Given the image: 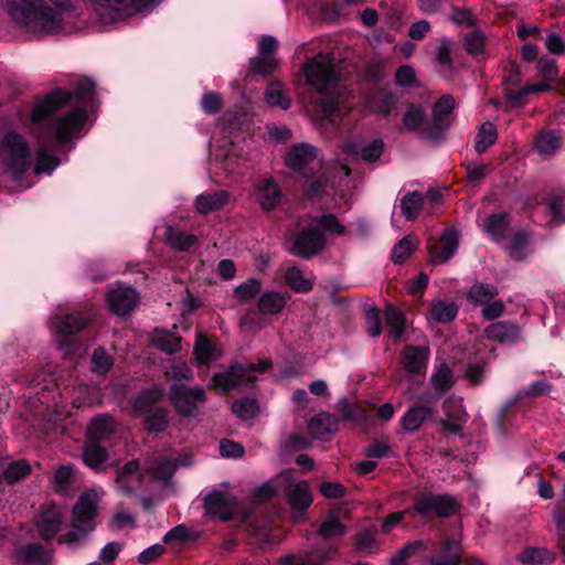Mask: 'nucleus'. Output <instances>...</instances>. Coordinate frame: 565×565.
Wrapping results in <instances>:
<instances>
[{
  "label": "nucleus",
  "instance_id": "f257e3e1",
  "mask_svg": "<svg viewBox=\"0 0 565 565\" xmlns=\"http://www.w3.org/2000/svg\"><path fill=\"white\" fill-rule=\"evenodd\" d=\"M86 119V110L84 108H75L65 116L33 122V132L39 143L34 168L36 174L51 173L60 164V159L47 154L46 151L54 149L58 145L70 142L74 135L82 130Z\"/></svg>",
  "mask_w": 565,
  "mask_h": 565
},
{
  "label": "nucleus",
  "instance_id": "f03ea898",
  "mask_svg": "<svg viewBox=\"0 0 565 565\" xmlns=\"http://www.w3.org/2000/svg\"><path fill=\"white\" fill-rule=\"evenodd\" d=\"M302 73L307 84L321 96V114L324 117L334 115L338 98L333 96V92L339 84L340 75L332 54L319 53L308 58L302 65Z\"/></svg>",
  "mask_w": 565,
  "mask_h": 565
},
{
  "label": "nucleus",
  "instance_id": "7ed1b4c3",
  "mask_svg": "<svg viewBox=\"0 0 565 565\" xmlns=\"http://www.w3.org/2000/svg\"><path fill=\"white\" fill-rule=\"evenodd\" d=\"M10 18L26 32L55 34L63 30L62 15L44 0H4Z\"/></svg>",
  "mask_w": 565,
  "mask_h": 565
},
{
  "label": "nucleus",
  "instance_id": "20e7f679",
  "mask_svg": "<svg viewBox=\"0 0 565 565\" xmlns=\"http://www.w3.org/2000/svg\"><path fill=\"white\" fill-rule=\"evenodd\" d=\"M95 95V83L90 79H81L73 90L57 88L39 100L32 110L31 121L40 122L44 119H55V113L76 99L78 103H88Z\"/></svg>",
  "mask_w": 565,
  "mask_h": 565
},
{
  "label": "nucleus",
  "instance_id": "39448f33",
  "mask_svg": "<svg viewBox=\"0 0 565 565\" xmlns=\"http://www.w3.org/2000/svg\"><path fill=\"white\" fill-rule=\"evenodd\" d=\"M459 507V502L448 493L422 492L415 497L414 504L407 511H414L425 519H444L455 515Z\"/></svg>",
  "mask_w": 565,
  "mask_h": 565
},
{
  "label": "nucleus",
  "instance_id": "423d86ee",
  "mask_svg": "<svg viewBox=\"0 0 565 565\" xmlns=\"http://www.w3.org/2000/svg\"><path fill=\"white\" fill-rule=\"evenodd\" d=\"M6 163L14 179H20L30 167V151L23 136L8 132L1 143Z\"/></svg>",
  "mask_w": 565,
  "mask_h": 565
},
{
  "label": "nucleus",
  "instance_id": "0eeeda50",
  "mask_svg": "<svg viewBox=\"0 0 565 565\" xmlns=\"http://www.w3.org/2000/svg\"><path fill=\"white\" fill-rule=\"evenodd\" d=\"M206 399L205 391L202 387L174 384L169 392L170 403L180 415L185 417L196 415L199 405L204 404Z\"/></svg>",
  "mask_w": 565,
  "mask_h": 565
},
{
  "label": "nucleus",
  "instance_id": "6e6552de",
  "mask_svg": "<svg viewBox=\"0 0 565 565\" xmlns=\"http://www.w3.org/2000/svg\"><path fill=\"white\" fill-rule=\"evenodd\" d=\"M326 246L324 233L318 227L310 226L295 234L290 253L303 259H311L323 252Z\"/></svg>",
  "mask_w": 565,
  "mask_h": 565
},
{
  "label": "nucleus",
  "instance_id": "1a4fd4ad",
  "mask_svg": "<svg viewBox=\"0 0 565 565\" xmlns=\"http://www.w3.org/2000/svg\"><path fill=\"white\" fill-rule=\"evenodd\" d=\"M64 522L62 508L54 502L44 503L40 507L33 519V526L38 536L47 542L55 537L61 531Z\"/></svg>",
  "mask_w": 565,
  "mask_h": 565
},
{
  "label": "nucleus",
  "instance_id": "9d476101",
  "mask_svg": "<svg viewBox=\"0 0 565 565\" xmlns=\"http://www.w3.org/2000/svg\"><path fill=\"white\" fill-rule=\"evenodd\" d=\"M286 166L303 178H311L313 170L320 166L317 159V149L309 143L291 146L286 158Z\"/></svg>",
  "mask_w": 565,
  "mask_h": 565
},
{
  "label": "nucleus",
  "instance_id": "9b49d317",
  "mask_svg": "<svg viewBox=\"0 0 565 565\" xmlns=\"http://www.w3.org/2000/svg\"><path fill=\"white\" fill-rule=\"evenodd\" d=\"M338 554L335 545L313 548L303 555L286 554L278 559V565H326Z\"/></svg>",
  "mask_w": 565,
  "mask_h": 565
},
{
  "label": "nucleus",
  "instance_id": "f8f14e48",
  "mask_svg": "<svg viewBox=\"0 0 565 565\" xmlns=\"http://www.w3.org/2000/svg\"><path fill=\"white\" fill-rule=\"evenodd\" d=\"M236 504V498L223 491H213L204 498L206 513L218 516L223 521H228L233 518Z\"/></svg>",
  "mask_w": 565,
  "mask_h": 565
},
{
  "label": "nucleus",
  "instance_id": "ddd939ff",
  "mask_svg": "<svg viewBox=\"0 0 565 565\" xmlns=\"http://www.w3.org/2000/svg\"><path fill=\"white\" fill-rule=\"evenodd\" d=\"M97 514V501L94 493H83L77 499L73 508V526L81 529L82 525H87L85 531H90L94 527L92 523Z\"/></svg>",
  "mask_w": 565,
  "mask_h": 565
},
{
  "label": "nucleus",
  "instance_id": "4468645a",
  "mask_svg": "<svg viewBox=\"0 0 565 565\" xmlns=\"http://www.w3.org/2000/svg\"><path fill=\"white\" fill-rule=\"evenodd\" d=\"M139 296L130 287H118L107 294V303L111 312L118 316L129 315L137 306Z\"/></svg>",
  "mask_w": 565,
  "mask_h": 565
},
{
  "label": "nucleus",
  "instance_id": "2eb2a0df",
  "mask_svg": "<svg viewBox=\"0 0 565 565\" xmlns=\"http://www.w3.org/2000/svg\"><path fill=\"white\" fill-rule=\"evenodd\" d=\"M430 354L428 347L405 345L402 351L403 369L412 375H424Z\"/></svg>",
  "mask_w": 565,
  "mask_h": 565
},
{
  "label": "nucleus",
  "instance_id": "dca6fc26",
  "mask_svg": "<svg viewBox=\"0 0 565 565\" xmlns=\"http://www.w3.org/2000/svg\"><path fill=\"white\" fill-rule=\"evenodd\" d=\"M211 382L214 388L228 392L242 384L250 383L248 369H245V365L241 363H233L225 372L214 374Z\"/></svg>",
  "mask_w": 565,
  "mask_h": 565
},
{
  "label": "nucleus",
  "instance_id": "f3484780",
  "mask_svg": "<svg viewBox=\"0 0 565 565\" xmlns=\"http://www.w3.org/2000/svg\"><path fill=\"white\" fill-rule=\"evenodd\" d=\"M484 337L500 344H514L521 335V327L510 320L490 323L484 328Z\"/></svg>",
  "mask_w": 565,
  "mask_h": 565
},
{
  "label": "nucleus",
  "instance_id": "a211bd4d",
  "mask_svg": "<svg viewBox=\"0 0 565 565\" xmlns=\"http://www.w3.org/2000/svg\"><path fill=\"white\" fill-rule=\"evenodd\" d=\"M461 545L454 539H445L438 548L426 559V565H460Z\"/></svg>",
  "mask_w": 565,
  "mask_h": 565
},
{
  "label": "nucleus",
  "instance_id": "6ab92c4d",
  "mask_svg": "<svg viewBox=\"0 0 565 565\" xmlns=\"http://www.w3.org/2000/svg\"><path fill=\"white\" fill-rule=\"evenodd\" d=\"M139 460L134 459L125 463L116 472L117 490L122 494L134 493L141 484L142 478L140 473Z\"/></svg>",
  "mask_w": 565,
  "mask_h": 565
},
{
  "label": "nucleus",
  "instance_id": "aec40b11",
  "mask_svg": "<svg viewBox=\"0 0 565 565\" xmlns=\"http://www.w3.org/2000/svg\"><path fill=\"white\" fill-rule=\"evenodd\" d=\"M397 104V96L386 88H379L370 93L365 99V105L371 113L379 114L384 117H388L395 113Z\"/></svg>",
  "mask_w": 565,
  "mask_h": 565
},
{
  "label": "nucleus",
  "instance_id": "412c9836",
  "mask_svg": "<svg viewBox=\"0 0 565 565\" xmlns=\"http://www.w3.org/2000/svg\"><path fill=\"white\" fill-rule=\"evenodd\" d=\"M459 245V233L457 230L446 228L440 237V245L428 246L430 257L436 263H447L457 252Z\"/></svg>",
  "mask_w": 565,
  "mask_h": 565
},
{
  "label": "nucleus",
  "instance_id": "4be33fe9",
  "mask_svg": "<svg viewBox=\"0 0 565 565\" xmlns=\"http://www.w3.org/2000/svg\"><path fill=\"white\" fill-rule=\"evenodd\" d=\"M260 209L264 212L275 210L282 198L281 190L277 182L270 178L262 179L255 185Z\"/></svg>",
  "mask_w": 565,
  "mask_h": 565
},
{
  "label": "nucleus",
  "instance_id": "5701e85b",
  "mask_svg": "<svg viewBox=\"0 0 565 565\" xmlns=\"http://www.w3.org/2000/svg\"><path fill=\"white\" fill-rule=\"evenodd\" d=\"M231 195L227 191L220 190L212 193H202L194 200L195 211L200 215H207L221 211L230 202Z\"/></svg>",
  "mask_w": 565,
  "mask_h": 565
},
{
  "label": "nucleus",
  "instance_id": "b1692460",
  "mask_svg": "<svg viewBox=\"0 0 565 565\" xmlns=\"http://www.w3.org/2000/svg\"><path fill=\"white\" fill-rule=\"evenodd\" d=\"M338 430V419L330 413L321 412L313 416L308 424L309 434L317 439H328Z\"/></svg>",
  "mask_w": 565,
  "mask_h": 565
},
{
  "label": "nucleus",
  "instance_id": "393cba45",
  "mask_svg": "<svg viewBox=\"0 0 565 565\" xmlns=\"http://www.w3.org/2000/svg\"><path fill=\"white\" fill-rule=\"evenodd\" d=\"M287 499L292 510H307L312 503L309 484L306 481L290 484L287 489Z\"/></svg>",
  "mask_w": 565,
  "mask_h": 565
},
{
  "label": "nucleus",
  "instance_id": "a878e982",
  "mask_svg": "<svg viewBox=\"0 0 565 565\" xmlns=\"http://www.w3.org/2000/svg\"><path fill=\"white\" fill-rule=\"evenodd\" d=\"M498 295L495 285L476 281L467 291V301L473 307H483Z\"/></svg>",
  "mask_w": 565,
  "mask_h": 565
},
{
  "label": "nucleus",
  "instance_id": "bb28decb",
  "mask_svg": "<svg viewBox=\"0 0 565 565\" xmlns=\"http://www.w3.org/2000/svg\"><path fill=\"white\" fill-rule=\"evenodd\" d=\"M116 429V423L109 415L94 417L87 428L88 440L102 441L107 439Z\"/></svg>",
  "mask_w": 565,
  "mask_h": 565
},
{
  "label": "nucleus",
  "instance_id": "cd10ccee",
  "mask_svg": "<svg viewBox=\"0 0 565 565\" xmlns=\"http://www.w3.org/2000/svg\"><path fill=\"white\" fill-rule=\"evenodd\" d=\"M287 296L278 291L264 292L257 302L258 311L265 316H276L282 312L287 305Z\"/></svg>",
  "mask_w": 565,
  "mask_h": 565
},
{
  "label": "nucleus",
  "instance_id": "c85d7f7f",
  "mask_svg": "<svg viewBox=\"0 0 565 565\" xmlns=\"http://www.w3.org/2000/svg\"><path fill=\"white\" fill-rule=\"evenodd\" d=\"M52 555L40 543H28L17 552V558L26 564H49Z\"/></svg>",
  "mask_w": 565,
  "mask_h": 565
},
{
  "label": "nucleus",
  "instance_id": "c756f323",
  "mask_svg": "<svg viewBox=\"0 0 565 565\" xmlns=\"http://www.w3.org/2000/svg\"><path fill=\"white\" fill-rule=\"evenodd\" d=\"M433 414V408L426 405L412 406L402 417L401 426L409 433L417 431L423 423Z\"/></svg>",
  "mask_w": 565,
  "mask_h": 565
},
{
  "label": "nucleus",
  "instance_id": "7c9ffc66",
  "mask_svg": "<svg viewBox=\"0 0 565 565\" xmlns=\"http://www.w3.org/2000/svg\"><path fill=\"white\" fill-rule=\"evenodd\" d=\"M486 232L495 241L501 242L507 238L510 221L505 212L495 213L484 218Z\"/></svg>",
  "mask_w": 565,
  "mask_h": 565
},
{
  "label": "nucleus",
  "instance_id": "2f4dec72",
  "mask_svg": "<svg viewBox=\"0 0 565 565\" xmlns=\"http://www.w3.org/2000/svg\"><path fill=\"white\" fill-rule=\"evenodd\" d=\"M83 460L90 469L100 471L108 460V452L98 441L88 440L83 449Z\"/></svg>",
  "mask_w": 565,
  "mask_h": 565
},
{
  "label": "nucleus",
  "instance_id": "473e14b6",
  "mask_svg": "<svg viewBox=\"0 0 565 565\" xmlns=\"http://www.w3.org/2000/svg\"><path fill=\"white\" fill-rule=\"evenodd\" d=\"M90 319L83 313H68L57 319V332L64 335H74L84 330Z\"/></svg>",
  "mask_w": 565,
  "mask_h": 565
},
{
  "label": "nucleus",
  "instance_id": "72a5a7b5",
  "mask_svg": "<svg viewBox=\"0 0 565 565\" xmlns=\"http://www.w3.org/2000/svg\"><path fill=\"white\" fill-rule=\"evenodd\" d=\"M458 306L455 302H447L443 300H433L429 306V319L438 323H450L458 315Z\"/></svg>",
  "mask_w": 565,
  "mask_h": 565
},
{
  "label": "nucleus",
  "instance_id": "f704fd0d",
  "mask_svg": "<svg viewBox=\"0 0 565 565\" xmlns=\"http://www.w3.org/2000/svg\"><path fill=\"white\" fill-rule=\"evenodd\" d=\"M337 408L344 420L356 425H362L369 419V412L362 404L350 403L345 397L338 402Z\"/></svg>",
  "mask_w": 565,
  "mask_h": 565
},
{
  "label": "nucleus",
  "instance_id": "c9c22d12",
  "mask_svg": "<svg viewBox=\"0 0 565 565\" xmlns=\"http://www.w3.org/2000/svg\"><path fill=\"white\" fill-rule=\"evenodd\" d=\"M74 469L70 465L60 466L52 476V487L54 491L62 495L70 494L74 484Z\"/></svg>",
  "mask_w": 565,
  "mask_h": 565
},
{
  "label": "nucleus",
  "instance_id": "e433bc0d",
  "mask_svg": "<svg viewBox=\"0 0 565 565\" xmlns=\"http://www.w3.org/2000/svg\"><path fill=\"white\" fill-rule=\"evenodd\" d=\"M385 321L390 328L388 337L395 341L399 340L406 328L404 313L393 305H387L385 308Z\"/></svg>",
  "mask_w": 565,
  "mask_h": 565
},
{
  "label": "nucleus",
  "instance_id": "4c0bfd02",
  "mask_svg": "<svg viewBox=\"0 0 565 565\" xmlns=\"http://www.w3.org/2000/svg\"><path fill=\"white\" fill-rule=\"evenodd\" d=\"M563 136L559 131L543 130L535 138V148L542 154H553L562 146Z\"/></svg>",
  "mask_w": 565,
  "mask_h": 565
},
{
  "label": "nucleus",
  "instance_id": "58836bf2",
  "mask_svg": "<svg viewBox=\"0 0 565 565\" xmlns=\"http://www.w3.org/2000/svg\"><path fill=\"white\" fill-rule=\"evenodd\" d=\"M264 98L271 107H279L284 110L288 109L291 105V99L280 82L269 83L265 89Z\"/></svg>",
  "mask_w": 565,
  "mask_h": 565
},
{
  "label": "nucleus",
  "instance_id": "ea45409f",
  "mask_svg": "<svg viewBox=\"0 0 565 565\" xmlns=\"http://www.w3.org/2000/svg\"><path fill=\"white\" fill-rule=\"evenodd\" d=\"M177 470V461L169 457H160L149 462L148 472L157 480H169Z\"/></svg>",
  "mask_w": 565,
  "mask_h": 565
},
{
  "label": "nucleus",
  "instance_id": "a19ab883",
  "mask_svg": "<svg viewBox=\"0 0 565 565\" xmlns=\"http://www.w3.org/2000/svg\"><path fill=\"white\" fill-rule=\"evenodd\" d=\"M424 205V196L418 191L405 194L401 200V212L407 221L415 220Z\"/></svg>",
  "mask_w": 565,
  "mask_h": 565
},
{
  "label": "nucleus",
  "instance_id": "79ce46f5",
  "mask_svg": "<svg viewBox=\"0 0 565 565\" xmlns=\"http://www.w3.org/2000/svg\"><path fill=\"white\" fill-rule=\"evenodd\" d=\"M287 286L295 292L306 294L313 289V281L303 277L299 267L292 266L285 273Z\"/></svg>",
  "mask_w": 565,
  "mask_h": 565
},
{
  "label": "nucleus",
  "instance_id": "37998d69",
  "mask_svg": "<svg viewBox=\"0 0 565 565\" xmlns=\"http://www.w3.org/2000/svg\"><path fill=\"white\" fill-rule=\"evenodd\" d=\"M167 242L175 250L188 252L198 243V237L186 232L169 227Z\"/></svg>",
  "mask_w": 565,
  "mask_h": 565
},
{
  "label": "nucleus",
  "instance_id": "c03bdc74",
  "mask_svg": "<svg viewBox=\"0 0 565 565\" xmlns=\"http://www.w3.org/2000/svg\"><path fill=\"white\" fill-rule=\"evenodd\" d=\"M518 559L530 565L552 563L555 559L554 553L544 547H526L518 555Z\"/></svg>",
  "mask_w": 565,
  "mask_h": 565
},
{
  "label": "nucleus",
  "instance_id": "a18cd8bd",
  "mask_svg": "<svg viewBox=\"0 0 565 565\" xmlns=\"http://www.w3.org/2000/svg\"><path fill=\"white\" fill-rule=\"evenodd\" d=\"M498 138L497 127L490 121L483 122L477 134L475 149L478 153H483L492 146Z\"/></svg>",
  "mask_w": 565,
  "mask_h": 565
},
{
  "label": "nucleus",
  "instance_id": "49530a36",
  "mask_svg": "<svg viewBox=\"0 0 565 565\" xmlns=\"http://www.w3.org/2000/svg\"><path fill=\"white\" fill-rule=\"evenodd\" d=\"M426 119L425 109L417 104H408L403 115V126L408 131H417Z\"/></svg>",
  "mask_w": 565,
  "mask_h": 565
},
{
  "label": "nucleus",
  "instance_id": "de8ad7c7",
  "mask_svg": "<svg viewBox=\"0 0 565 565\" xmlns=\"http://www.w3.org/2000/svg\"><path fill=\"white\" fill-rule=\"evenodd\" d=\"M168 426V412L162 407H154L147 411L145 428L150 433L163 431Z\"/></svg>",
  "mask_w": 565,
  "mask_h": 565
},
{
  "label": "nucleus",
  "instance_id": "09e8293b",
  "mask_svg": "<svg viewBox=\"0 0 565 565\" xmlns=\"http://www.w3.org/2000/svg\"><path fill=\"white\" fill-rule=\"evenodd\" d=\"M31 471V465L26 460L20 459L8 465L3 470V479L8 484H14L30 476Z\"/></svg>",
  "mask_w": 565,
  "mask_h": 565
},
{
  "label": "nucleus",
  "instance_id": "8fccbe9b",
  "mask_svg": "<svg viewBox=\"0 0 565 565\" xmlns=\"http://www.w3.org/2000/svg\"><path fill=\"white\" fill-rule=\"evenodd\" d=\"M153 345L167 354L181 350V338L170 332L157 331L152 338Z\"/></svg>",
  "mask_w": 565,
  "mask_h": 565
},
{
  "label": "nucleus",
  "instance_id": "3c124183",
  "mask_svg": "<svg viewBox=\"0 0 565 565\" xmlns=\"http://www.w3.org/2000/svg\"><path fill=\"white\" fill-rule=\"evenodd\" d=\"M278 67V62L275 56H267L257 54L249 63L248 73L259 76H268Z\"/></svg>",
  "mask_w": 565,
  "mask_h": 565
},
{
  "label": "nucleus",
  "instance_id": "603ef678",
  "mask_svg": "<svg viewBox=\"0 0 565 565\" xmlns=\"http://www.w3.org/2000/svg\"><path fill=\"white\" fill-rule=\"evenodd\" d=\"M529 239L530 237L524 231L514 233L505 247L509 256L514 260H523L526 256Z\"/></svg>",
  "mask_w": 565,
  "mask_h": 565
},
{
  "label": "nucleus",
  "instance_id": "864d4df0",
  "mask_svg": "<svg viewBox=\"0 0 565 565\" xmlns=\"http://www.w3.org/2000/svg\"><path fill=\"white\" fill-rule=\"evenodd\" d=\"M163 396V391L159 386H153L141 391L134 401L136 411L147 412L152 405L158 403Z\"/></svg>",
  "mask_w": 565,
  "mask_h": 565
},
{
  "label": "nucleus",
  "instance_id": "5fc2aeb1",
  "mask_svg": "<svg viewBox=\"0 0 565 565\" xmlns=\"http://www.w3.org/2000/svg\"><path fill=\"white\" fill-rule=\"evenodd\" d=\"M455 108V98L450 94L443 95L433 106V119L440 127Z\"/></svg>",
  "mask_w": 565,
  "mask_h": 565
},
{
  "label": "nucleus",
  "instance_id": "6e6d98bb",
  "mask_svg": "<svg viewBox=\"0 0 565 565\" xmlns=\"http://www.w3.org/2000/svg\"><path fill=\"white\" fill-rule=\"evenodd\" d=\"M345 533L347 525L334 515L327 518L317 531V534L323 539L340 537Z\"/></svg>",
  "mask_w": 565,
  "mask_h": 565
},
{
  "label": "nucleus",
  "instance_id": "4d7b16f0",
  "mask_svg": "<svg viewBox=\"0 0 565 565\" xmlns=\"http://www.w3.org/2000/svg\"><path fill=\"white\" fill-rule=\"evenodd\" d=\"M311 223L319 225L323 231L337 236L345 234V226L332 213L322 214L320 216H310Z\"/></svg>",
  "mask_w": 565,
  "mask_h": 565
},
{
  "label": "nucleus",
  "instance_id": "13d9d810",
  "mask_svg": "<svg viewBox=\"0 0 565 565\" xmlns=\"http://www.w3.org/2000/svg\"><path fill=\"white\" fill-rule=\"evenodd\" d=\"M431 385L439 393L449 391L452 385V372L446 363H441L437 371L431 375Z\"/></svg>",
  "mask_w": 565,
  "mask_h": 565
},
{
  "label": "nucleus",
  "instance_id": "bf43d9fd",
  "mask_svg": "<svg viewBox=\"0 0 565 565\" xmlns=\"http://www.w3.org/2000/svg\"><path fill=\"white\" fill-rule=\"evenodd\" d=\"M154 0H90L94 4L103 8H122L141 11L151 4Z\"/></svg>",
  "mask_w": 565,
  "mask_h": 565
},
{
  "label": "nucleus",
  "instance_id": "052dcab7",
  "mask_svg": "<svg viewBox=\"0 0 565 565\" xmlns=\"http://www.w3.org/2000/svg\"><path fill=\"white\" fill-rule=\"evenodd\" d=\"M233 413L241 419L254 418L258 413V403L255 398L243 397L232 404Z\"/></svg>",
  "mask_w": 565,
  "mask_h": 565
},
{
  "label": "nucleus",
  "instance_id": "680f3d73",
  "mask_svg": "<svg viewBox=\"0 0 565 565\" xmlns=\"http://www.w3.org/2000/svg\"><path fill=\"white\" fill-rule=\"evenodd\" d=\"M415 247V239L411 236H405L393 247L392 262L396 265L403 264L414 253Z\"/></svg>",
  "mask_w": 565,
  "mask_h": 565
},
{
  "label": "nucleus",
  "instance_id": "e2e57ef3",
  "mask_svg": "<svg viewBox=\"0 0 565 565\" xmlns=\"http://www.w3.org/2000/svg\"><path fill=\"white\" fill-rule=\"evenodd\" d=\"M114 365V359L99 347L92 354V371L98 375H106Z\"/></svg>",
  "mask_w": 565,
  "mask_h": 565
},
{
  "label": "nucleus",
  "instance_id": "0e129e2a",
  "mask_svg": "<svg viewBox=\"0 0 565 565\" xmlns=\"http://www.w3.org/2000/svg\"><path fill=\"white\" fill-rule=\"evenodd\" d=\"M262 289V284L256 278H249L245 282L238 285L234 289V298L238 302H246L252 300L256 295L259 294Z\"/></svg>",
  "mask_w": 565,
  "mask_h": 565
},
{
  "label": "nucleus",
  "instance_id": "69168bd1",
  "mask_svg": "<svg viewBox=\"0 0 565 565\" xmlns=\"http://www.w3.org/2000/svg\"><path fill=\"white\" fill-rule=\"evenodd\" d=\"M486 46V36L479 31L475 30L467 33L463 38V47L470 55L482 54Z\"/></svg>",
  "mask_w": 565,
  "mask_h": 565
},
{
  "label": "nucleus",
  "instance_id": "338daca9",
  "mask_svg": "<svg viewBox=\"0 0 565 565\" xmlns=\"http://www.w3.org/2000/svg\"><path fill=\"white\" fill-rule=\"evenodd\" d=\"M213 343L204 337H199L193 349L196 363L199 365L207 364L213 356Z\"/></svg>",
  "mask_w": 565,
  "mask_h": 565
},
{
  "label": "nucleus",
  "instance_id": "774afa93",
  "mask_svg": "<svg viewBox=\"0 0 565 565\" xmlns=\"http://www.w3.org/2000/svg\"><path fill=\"white\" fill-rule=\"evenodd\" d=\"M248 533L255 537V543L264 546L270 542V525L268 521H252L248 525Z\"/></svg>",
  "mask_w": 565,
  "mask_h": 565
}]
</instances>
